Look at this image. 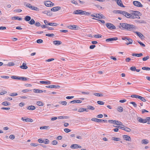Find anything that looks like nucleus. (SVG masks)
Returning <instances> with one entry per match:
<instances>
[{
  "label": "nucleus",
  "instance_id": "obj_1",
  "mask_svg": "<svg viewBox=\"0 0 150 150\" xmlns=\"http://www.w3.org/2000/svg\"><path fill=\"white\" fill-rule=\"evenodd\" d=\"M115 13H118L124 16L127 18L134 19L136 18H140L139 15H141L140 12L138 11H132V12L129 13L127 11L117 10L113 11Z\"/></svg>",
  "mask_w": 150,
  "mask_h": 150
},
{
  "label": "nucleus",
  "instance_id": "obj_2",
  "mask_svg": "<svg viewBox=\"0 0 150 150\" xmlns=\"http://www.w3.org/2000/svg\"><path fill=\"white\" fill-rule=\"evenodd\" d=\"M118 27L121 29L128 31H131L136 28V26L135 25L126 23H120Z\"/></svg>",
  "mask_w": 150,
  "mask_h": 150
},
{
  "label": "nucleus",
  "instance_id": "obj_3",
  "mask_svg": "<svg viewBox=\"0 0 150 150\" xmlns=\"http://www.w3.org/2000/svg\"><path fill=\"white\" fill-rule=\"evenodd\" d=\"M45 5L47 7H51L54 5V4L49 1H45L44 2Z\"/></svg>",
  "mask_w": 150,
  "mask_h": 150
},
{
  "label": "nucleus",
  "instance_id": "obj_4",
  "mask_svg": "<svg viewBox=\"0 0 150 150\" xmlns=\"http://www.w3.org/2000/svg\"><path fill=\"white\" fill-rule=\"evenodd\" d=\"M106 26L110 30L116 29L115 27L113 24L110 23H107L106 24Z\"/></svg>",
  "mask_w": 150,
  "mask_h": 150
},
{
  "label": "nucleus",
  "instance_id": "obj_5",
  "mask_svg": "<svg viewBox=\"0 0 150 150\" xmlns=\"http://www.w3.org/2000/svg\"><path fill=\"white\" fill-rule=\"evenodd\" d=\"M91 16L93 17H96V18L100 19V18H105V17L102 14H96V15H93V14L91 15Z\"/></svg>",
  "mask_w": 150,
  "mask_h": 150
},
{
  "label": "nucleus",
  "instance_id": "obj_6",
  "mask_svg": "<svg viewBox=\"0 0 150 150\" xmlns=\"http://www.w3.org/2000/svg\"><path fill=\"white\" fill-rule=\"evenodd\" d=\"M133 4L136 6L142 7L143 5L140 3V2L138 1H134L133 2Z\"/></svg>",
  "mask_w": 150,
  "mask_h": 150
},
{
  "label": "nucleus",
  "instance_id": "obj_7",
  "mask_svg": "<svg viewBox=\"0 0 150 150\" xmlns=\"http://www.w3.org/2000/svg\"><path fill=\"white\" fill-rule=\"evenodd\" d=\"M116 1L118 5L122 7H125V6L123 5L122 1L121 0H114Z\"/></svg>",
  "mask_w": 150,
  "mask_h": 150
},
{
  "label": "nucleus",
  "instance_id": "obj_8",
  "mask_svg": "<svg viewBox=\"0 0 150 150\" xmlns=\"http://www.w3.org/2000/svg\"><path fill=\"white\" fill-rule=\"evenodd\" d=\"M46 87L48 88H60V86H57V85H49L47 86H46Z\"/></svg>",
  "mask_w": 150,
  "mask_h": 150
},
{
  "label": "nucleus",
  "instance_id": "obj_9",
  "mask_svg": "<svg viewBox=\"0 0 150 150\" xmlns=\"http://www.w3.org/2000/svg\"><path fill=\"white\" fill-rule=\"evenodd\" d=\"M70 147L71 149L81 148V146L77 144H73Z\"/></svg>",
  "mask_w": 150,
  "mask_h": 150
},
{
  "label": "nucleus",
  "instance_id": "obj_10",
  "mask_svg": "<svg viewBox=\"0 0 150 150\" xmlns=\"http://www.w3.org/2000/svg\"><path fill=\"white\" fill-rule=\"evenodd\" d=\"M118 38L117 37H114L111 38L107 39L105 40V41L107 42H111L113 41H115L117 40Z\"/></svg>",
  "mask_w": 150,
  "mask_h": 150
},
{
  "label": "nucleus",
  "instance_id": "obj_11",
  "mask_svg": "<svg viewBox=\"0 0 150 150\" xmlns=\"http://www.w3.org/2000/svg\"><path fill=\"white\" fill-rule=\"evenodd\" d=\"M123 137L124 139L126 141H131V138L128 135H124L123 136Z\"/></svg>",
  "mask_w": 150,
  "mask_h": 150
},
{
  "label": "nucleus",
  "instance_id": "obj_12",
  "mask_svg": "<svg viewBox=\"0 0 150 150\" xmlns=\"http://www.w3.org/2000/svg\"><path fill=\"white\" fill-rule=\"evenodd\" d=\"M68 28L71 29L77 30V26L76 25H71L68 26Z\"/></svg>",
  "mask_w": 150,
  "mask_h": 150
},
{
  "label": "nucleus",
  "instance_id": "obj_13",
  "mask_svg": "<svg viewBox=\"0 0 150 150\" xmlns=\"http://www.w3.org/2000/svg\"><path fill=\"white\" fill-rule=\"evenodd\" d=\"M61 8L59 6L54 7L51 9V11H56L60 10Z\"/></svg>",
  "mask_w": 150,
  "mask_h": 150
},
{
  "label": "nucleus",
  "instance_id": "obj_14",
  "mask_svg": "<svg viewBox=\"0 0 150 150\" xmlns=\"http://www.w3.org/2000/svg\"><path fill=\"white\" fill-rule=\"evenodd\" d=\"M134 33H136L137 36H139L141 39H142L144 38V36L141 33L138 32H135Z\"/></svg>",
  "mask_w": 150,
  "mask_h": 150
},
{
  "label": "nucleus",
  "instance_id": "obj_15",
  "mask_svg": "<svg viewBox=\"0 0 150 150\" xmlns=\"http://www.w3.org/2000/svg\"><path fill=\"white\" fill-rule=\"evenodd\" d=\"M137 120L139 122L141 123H146V121H145V120H144V119H143L140 117H138L137 118Z\"/></svg>",
  "mask_w": 150,
  "mask_h": 150
},
{
  "label": "nucleus",
  "instance_id": "obj_16",
  "mask_svg": "<svg viewBox=\"0 0 150 150\" xmlns=\"http://www.w3.org/2000/svg\"><path fill=\"white\" fill-rule=\"evenodd\" d=\"M53 43L56 45H59L62 43V42L59 40H55L53 41Z\"/></svg>",
  "mask_w": 150,
  "mask_h": 150
},
{
  "label": "nucleus",
  "instance_id": "obj_17",
  "mask_svg": "<svg viewBox=\"0 0 150 150\" xmlns=\"http://www.w3.org/2000/svg\"><path fill=\"white\" fill-rule=\"evenodd\" d=\"M82 10H78L74 11V13L75 14H80L81 15Z\"/></svg>",
  "mask_w": 150,
  "mask_h": 150
},
{
  "label": "nucleus",
  "instance_id": "obj_18",
  "mask_svg": "<svg viewBox=\"0 0 150 150\" xmlns=\"http://www.w3.org/2000/svg\"><path fill=\"white\" fill-rule=\"evenodd\" d=\"M91 120L93 121H94L98 122H102V120L96 118H93L91 119Z\"/></svg>",
  "mask_w": 150,
  "mask_h": 150
},
{
  "label": "nucleus",
  "instance_id": "obj_19",
  "mask_svg": "<svg viewBox=\"0 0 150 150\" xmlns=\"http://www.w3.org/2000/svg\"><path fill=\"white\" fill-rule=\"evenodd\" d=\"M26 64L25 63H23L22 64V65L20 67L21 68L23 69H26L28 68V67L26 65Z\"/></svg>",
  "mask_w": 150,
  "mask_h": 150
},
{
  "label": "nucleus",
  "instance_id": "obj_20",
  "mask_svg": "<svg viewBox=\"0 0 150 150\" xmlns=\"http://www.w3.org/2000/svg\"><path fill=\"white\" fill-rule=\"evenodd\" d=\"M27 109L28 110H33L35 109V107L34 106L30 105L27 106Z\"/></svg>",
  "mask_w": 150,
  "mask_h": 150
},
{
  "label": "nucleus",
  "instance_id": "obj_21",
  "mask_svg": "<svg viewBox=\"0 0 150 150\" xmlns=\"http://www.w3.org/2000/svg\"><path fill=\"white\" fill-rule=\"evenodd\" d=\"M33 92L36 93H40L43 92V91L42 90H40L37 89H33Z\"/></svg>",
  "mask_w": 150,
  "mask_h": 150
},
{
  "label": "nucleus",
  "instance_id": "obj_22",
  "mask_svg": "<svg viewBox=\"0 0 150 150\" xmlns=\"http://www.w3.org/2000/svg\"><path fill=\"white\" fill-rule=\"evenodd\" d=\"M29 79V78H27L25 77H20L18 76V80H20L22 81L28 80Z\"/></svg>",
  "mask_w": 150,
  "mask_h": 150
},
{
  "label": "nucleus",
  "instance_id": "obj_23",
  "mask_svg": "<svg viewBox=\"0 0 150 150\" xmlns=\"http://www.w3.org/2000/svg\"><path fill=\"white\" fill-rule=\"evenodd\" d=\"M11 19L12 20H18L19 21H21V20H22V18H20L18 16L13 17L11 18Z\"/></svg>",
  "mask_w": 150,
  "mask_h": 150
},
{
  "label": "nucleus",
  "instance_id": "obj_24",
  "mask_svg": "<svg viewBox=\"0 0 150 150\" xmlns=\"http://www.w3.org/2000/svg\"><path fill=\"white\" fill-rule=\"evenodd\" d=\"M40 82L41 83L47 85H49L51 84V82L49 81H40Z\"/></svg>",
  "mask_w": 150,
  "mask_h": 150
},
{
  "label": "nucleus",
  "instance_id": "obj_25",
  "mask_svg": "<svg viewBox=\"0 0 150 150\" xmlns=\"http://www.w3.org/2000/svg\"><path fill=\"white\" fill-rule=\"evenodd\" d=\"M132 55L133 56L137 57H141L143 56V54L142 53H133L132 54Z\"/></svg>",
  "mask_w": 150,
  "mask_h": 150
},
{
  "label": "nucleus",
  "instance_id": "obj_26",
  "mask_svg": "<svg viewBox=\"0 0 150 150\" xmlns=\"http://www.w3.org/2000/svg\"><path fill=\"white\" fill-rule=\"evenodd\" d=\"M82 102V101L81 100H73L72 101H71L70 103H80Z\"/></svg>",
  "mask_w": 150,
  "mask_h": 150
},
{
  "label": "nucleus",
  "instance_id": "obj_27",
  "mask_svg": "<svg viewBox=\"0 0 150 150\" xmlns=\"http://www.w3.org/2000/svg\"><path fill=\"white\" fill-rule=\"evenodd\" d=\"M24 20L26 21H29L31 20V17L28 16H25V17Z\"/></svg>",
  "mask_w": 150,
  "mask_h": 150
},
{
  "label": "nucleus",
  "instance_id": "obj_28",
  "mask_svg": "<svg viewBox=\"0 0 150 150\" xmlns=\"http://www.w3.org/2000/svg\"><path fill=\"white\" fill-rule=\"evenodd\" d=\"M30 9L33 10L35 11H39V9L38 8L33 6H32Z\"/></svg>",
  "mask_w": 150,
  "mask_h": 150
},
{
  "label": "nucleus",
  "instance_id": "obj_29",
  "mask_svg": "<svg viewBox=\"0 0 150 150\" xmlns=\"http://www.w3.org/2000/svg\"><path fill=\"white\" fill-rule=\"evenodd\" d=\"M141 142L143 144H146L148 143L149 141L146 139H142V140Z\"/></svg>",
  "mask_w": 150,
  "mask_h": 150
},
{
  "label": "nucleus",
  "instance_id": "obj_30",
  "mask_svg": "<svg viewBox=\"0 0 150 150\" xmlns=\"http://www.w3.org/2000/svg\"><path fill=\"white\" fill-rule=\"evenodd\" d=\"M127 40L129 42H126L125 43L127 45H129V44H131L132 43V40L130 38H129L128 39H127Z\"/></svg>",
  "mask_w": 150,
  "mask_h": 150
},
{
  "label": "nucleus",
  "instance_id": "obj_31",
  "mask_svg": "<svg viewBox=\"0 0 150 150\" xmlns=\"http://www.w3.org/2000/svg\"><path fill=\"white\" fill-rule=\"evenodd\" d=\"M144 120L145 121H146V123L147 122L148 124H150V117H147Z\"/></svg>",
  "mask_w": 150,
  "mask_h": 150
},
{
  "label": "nucleus",
  "instance_id": "obj_32",
  "mask_svg": "<svg viewBox=\"0 0 150 150\" xmlns=\"http://www.w3.org/2000/svg\"><path fill=\"white\" fill-rule=\"evenodd\" d=\"M36 104L40 106H42L44 105L43 103L41 101H37Z\"/></svg>",
  "mask_w": 150,
  "mask_h": 150
},
{
  "label": "nucleus",
  "instance_id": "obj_33",
  "mask_svg": "<svg viewBox=\"0 0 150 150\" xmlns=\"http://www.w3.org/2000/svg\"><path fill=\"white\" fill-rule=\"evenodd\" d=\"M94 95L97 96L101 97L103 96V94L102 93H94Z\"/></svg>",
  "mask_w": 150,
  "mask_h": 150
},
{
  "label": "nucleus",
  "instance_id": "obj_34",
  "mask_svg": "<svg viewBox=\"0 0 150 150\" xmlns=\"http://www.w3.org/2000/svg\"><path fill=\"white\" fill-rule=\"evenodd\" d=\"M30 21L28 22L29 23L30 25H33L35 23V20L33 19H32L30 20Z\"/></svg>",
  "mask_w": 150,
  "mask_h": 150
},
{
  "label": "nucleus",
  "instance_id": "obj_35",
  "mask_svg": "<svg viewBox=\"0 0 150 150\" xmlns=\"http://www.w3.org/2000/svg\"><path fill=\"white\" fill-rule=\"evenodd\" d=\"M49 25L52 26H56L58 25V24L57 23H49Z\"/></svg>",
  "mask_w": 150,
  "mask_h": 150
},
{
  "label": "nucleus",
  "instance_id": "obj_36",
  "mask_svg": "<svg viewBox=\"0 0 150 150\" xmlns=\"http://www.w3.org/2000/svg\"><path fill=\"white\" fill-rule=\"evenodd\" d=\"M2 105L4 106H7L10 105L11 104L8 102L7 101H5L2 103Z\"/></svg>",
  "mask_w": 150,
  "mask_h": 150
},
{
  "label": "nucleus",
  "instance_id": "obj_37",
  "mask_svg": "<svg viewBox=\"0 0 150 150\" xmlns=\"http://www.w3.org/2000/svg\"><path fill=\"white\" fill-rule=\"evenodd\" d=\"M138 99L143 102H146V99L140 96H139Z\"/></svg>",
  "mask_w": 150,
  "mask_h": 150
},
{
  "label": "nucleus",
  "instance_id": "obj_38",
  "mask_svg": "<svg viewBox=\"0 0 150 150\" xmlns=\"http://www.w3.org/2000/svg\"><path fill=\"white\" fill-rule=\"evenodd\" d=\"M112 139L116 141H119L120 140V139L119 138H116L115 137H112Z\"/></svg>",
  "mask_w": 150,
  "mask_h": 150
},
{
  "label": "nucleus",
  "instance_id": "obj_39",
  "mask_svg": "<svg viewBox=\"0 0 150 150\" xmlns=\"http://www.w3.org/2000/svg\"><path fill=\"white\" fill-rule=\"evenodd\" d=\"M122 126H114V127H117L118 128H119V129H122V130H124V129H125V126L124 125H122Z\"/></svg>",
  "mask_w": 150,
  "mask_h": 150
},
{
  "label": "nucleus",
  "instance_id": "obj_40",
  "mask_svg": "<svg viewBox=\"0 0 150 150\" xmlns=\"http://www.w3.org/2000/svg\"><path fill=\"white\" fill-rule=\"evenodd\" d=\"M87 109L91 110H93L95 109V108L94 107L91 105H88L87 106Z\"/></svg>",
  "mask_w": 150,
  "mask_h": 150
},
{
  "label": "nucleus",
  "instance_id": "obj_41",
  "mask_svg": "<svg viewBox=\"0 0 150 150\" xmlns=\"http://www.w3.org/2000/svg\"><path fill=\"white\" fill-rule=\"evenodd\" d=\"M135 22H136L137 23H145V21L142 20H135Z\"/></svg>",
  "mask_w": 150,
  "mask_h": 150
},
{
  "label": "nucleus",
  "instance_id": "obj_42",
  "mask_svg": "<svg viewBox=\"0 0 150 150\" xmlns=\"http://www.w3.org/2000/svg\"><path fill=\"white\" fill-rule=\"evenodd\" d=\"M93 37L96 38H101L102 37V35L99 34L95 35Z\"/></svg>",
  "mask_w": 150,
  "mask_h": 150
},
{
  "label": "nucleus",
  "instance_id": "obj_43",
  "mask_svg": "<svg viewBox=\"0 0 150 150\" xmlns=\"http://www.w3.org/2000/svg\"><path fill=\"white\" fill-rule=\"evenodd\" d=\"M116 120H108V122H109L113 124H116Z\"/></svg>",
  "mask_w": 150,
  "mask_h": 150
},
{
  "label": "nucleus",
  "instance_id": "obj_44",
  "mask_svg": "<svg viewBox=\"0 0 150 150\" xmlns=\"http://www.w3.org/2000/svg\"><path fill=\"white\" fill-rule=\"evenodd\" d=\"M124 130L127 132H130L131 131V129L129 128L125 127Z\"/></svg>",
  "mask_w": 150,
  "mask_h": 150
},
{
  "label": "nucleus",
  "instance_id": "obj_45",
  "mask_svg": "<svg viewBox=\"0 0 150 150\" xmlns=\"http://www.w3.org/2000/svg\"><path fill=\"white\" fill-rule=\"evenodd\" d=\"M117 110L120 112H122L123 110L121 106L118 107L117 108Z\"/></svg>",
  "mask_w": 150,
  "mask_h": 150
},
{
  "label": "nucleus",
  "instance_id": "obj_46",
  "mask_svg": "<svg viewBox=\"0 0 150 150\" xmlns=\"http://www.w3.org/2000/svg\"><path fill=\"white\" fill-rule=\"evenodd\" d=\"M49 127L48 126H43L41 127H40V129H48V128Z\"/></svg>",
  "mask_w": 150,
  "mask_h": 150
},
{
  "label": "nucleus",
  "instance_id": "obj_47",
  "mask_svg": "<svg viewBox=\"0 0 150 150\" xmlns=\"http://www.w3.org/2000/svg\"><path fill=\"white\" fill-rule=\"evenodd\" d=\"M142 69L143 70H146V71L150 70V68L147 67H143L142 68Z\"/></svg>",
  "mask_w": 150,
  "mask_h": 150
},
{
  "label": "nucleus",
  "instance_id": "obj_48",
  "mask_svg": "<svg viewBox=\"0 0 150 150\" xmlns=\"http://www.w3.org/2000/svg\"><path fill=\"white\" fill-rule=\"evenodd\" d=\"M46 36L49 37H53L54 36V35L53 33H51L50 34H47L45 35Z\"/></svg>",
  "mask_w": 150,
  "mask_h": 150
},
{
  "label": "nucleus",
  "instance_id": "obj_49",
  "mask_svg": "<svg viewBox=\"0 0 150 150\" xmlns=\"http://www.w3.org/2000/svg\"><path fill=\"white\" fill-rule=\"evenodd\" d=\"M97 103L100 105H103L104 104L105 102L101 101H98L97 102Z\"/></svg>",
  "mask_w": 150,
  "mask_h": 150
},
{
  "label": "nucleus",
  "instance_id": "obj_50",
  "mask_svg": "<svg viewBox=\"0 0 150 150\" xmlns=\"http://www.w3.org/2000/svg\"><path fill=\"white\" fill-rule=\"evenodd\" d=\"M14 64H15L13 62H8L7 65L9 66H13L14 65Z\"/></svg>",
  "mask_w": 150,
  "mask_h": 150
},
{
  "label": "nucleus",
  "instance_id": "obj_51",
  "mask_svg": "<svg viewBox=\"0 0 150 150\" xmlns=\"http://www.w3.org/2000/svg\"><path fill=\"white\" fill-rule=\"evenodd\" d=\"M18 95V94L17 93H11L9 95L11 96H17Z\"/></svg>",
  "mask_w": 150,
  "mask_h": 150
},
{
  "label": "nucleus",
  "instance_id": "obj_52",
  "mask_svg": "<svg viewBox=\"0 0 150 150\" xmlns=\"http://www.w3.org/2000/svg\"><path fill=\"white\" fill-rule=\"evenodd\" d=\"M115 124L120 125H123L122 123L119 121H116V123Z\"/></svg>",
  "mask_w": 150,
  "mask_h": 150
},
{
  "label": "nucleus",
  "instance_id": "obj_53",
  "mask_svg": "<svg viewBox=\"0 0 150 150\" xmlns=\"http://www.w3.org/2000/svg\"><path fill=\"white\" fill-rule=\"evenodd\" d=\"M139 96L135 94H133L131 95V97L132 98H138Z\"/></svg>",
  "mask_w": 150,
  "mask_h": 150
},
{
  "label": "nucleus",
  "instance_id": "obj_54",
  "mask_svg": "<svg viewBox=\"0 0 150 150\" xmlns=\"http://www.w3.org/2000/svg\"><path fill=\"white\" fill-rule=\"evenodd\" d=\"M129 103L132 104L134 107H136L137 106V104L134 102H129Z\"/></svg>",
  "mask_w": 150,
  "mask_h": 150
},
{
  "label": "nucleus",
  "instance_id": "obj_55",
  "mask_svg": "<svg viewBox=\"0 0 150 150\" xmlns=\"http://www.w3.org/2000/svg\"><path fill=\"white\" fill-rule=\"evenodd\" d=\"M45 144H48L49 143V141L47 139H45L44 140H43Z\"/></svg>",
  "mask_w": 150,
  "mask_h": 150
},
{
  "label": "nucleus",
  "instance_id": "obj_56",
  "mask_svg": "<svg viewBox=\"0 0 150 150\" xmlns=\"http://www.w3.org/2000/svg\"><path fill=\"white\" fill-rule=\"evenodd\" d=\"M149 57L148 56L144 57L142 58V60L144 61H145L149 59Z\"/></svg>",
  "mask_w": 150,
  "mask_h": 150
},
{
  "label": "nucleus",
  "instance_id": "obj_57",
  "mask_svg": "<svg viewBox=\"0 0 150 150\" xmlns=\"http://www.w3.org/2000/svg\"><path fill=\"white\" fill-rule=\"evenodd\" d=\"M130 69L132 71H135L136 70V68L135 66H133L131 67Z\"/></svg>",
  "mask_w": 150,
  "mask_h": 150
},
{
  "label": "nucleus",
  "instance_id": "obj_58",
  "mask_svg": "<svg viewBox=\"0 0 150 150\" xmlns=\"http://www.w3.org/2000/svg\"><path fill=\"white\" fill-rule=\"evenodd\" d=\"M36 42L37 43H42L43 42V41L42 39H39L37 40Z\"/></svg>",
  "mask_w": 150,
  "mask_h": 150
},
{
  "label": "nucleus",
  "instance_id": "obj_59",
  "mask_svg": "<svg viewBox=\"0 0 150 150\" xmlns=\"http://www.w3.org/2000/svg\"><path fill=\"white\" fill-rule=\"evenodd\" d=\"M57 142L56 140H54L52 142V144L53 145H56L57 144Z\"/></svg>",
  "mask_w": 150,
  "mask_h": 150
},
{
  "label": "nucleus",
  "instance_id": "obj_60",
  "mask_svg": "<svg viewBox=\"0 0 150 150\" xmlns=\"http://www.w3.org/2000/svg\"><path fill=\"white\" fill-rule=\"evenodd\" d=\"M11 78L13 79H18V76H11Z\"/></svg>",
  "mask_w": 150,
  "mask_h": 150
},
{
  "label": "nucleus",
  "instance_id": "obj_61",
  "mask_svg": "<svg viewBox=\"0 0 150 150\" xmlns=\"http://www.w3.org/2000/svg\"><path fill=\"white\" fill-rule=\"evenodd\" d=\"M64 131L67 133L71 131V130L68 128H65L64 129Z\"/></svg>",
  "mask_w": 150,
  "mask_h": 150
},
{
  "label": "nucleus",
  "instance_id": "obj_62",
  "mask_svg": "<svg viewBox=\"0 0 150 150\" xmlns=\"http://www.w3.org/2000/svg\"><path fill=\"white\" fill-rule=\"evenodd\" d=\"M30 91H31V90H29L27 89H25L22 90V91L23 93H25Z\"/></svg>",
  "mask_w": 150,
  "mask_h": 150
},
{
  "label": "nucleus",
  "instance_id": "obj_63",
  "mask_svg": "<svg viewBox=\"0 0 150 150\" xmlns=\"http://www.w3.org/2000/svg\"><path fill=\"white\" fill-rule=\"evenodd\" d=\"M35 23V25L37 27H39L41 25L40 23L38 22H36Z\"/></svg>",
  "mask_w": 150,
  "mask_h": 150
},
{
  "label": "nucleus",
  "instance_id": "obj_64",
  "mask_svg": "<svg viewBox=\"0 0 150 150\" xmlns=\"http://www.w3.org/2000/svg\"><path fill=\"white\" fill-rule=\"evenodd\" d=\"M138 42L142 46L145 47V45L143 43H142L140 41H138Z\"/></svg>",
  "mask_w": 150,
  "mask_h": 150
}]
</instances>
